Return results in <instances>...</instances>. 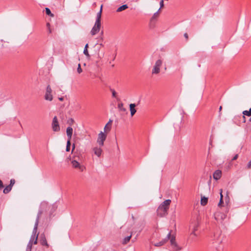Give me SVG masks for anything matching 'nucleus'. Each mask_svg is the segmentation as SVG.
Here are the masks:
<instances>
[{"label":"nucleus","mask_w":251,"mask_h":251,"mask_svg":"<svg viewBox=\"0 0 251 251\" xmlns=\"http://www.w3.org/2000/svg\"><path fill=\"white\" fill-rule=\"evenodd\" d=\"M100 34H101V35H102V34H103V31H102L101 32Z\"/></svg>","instance_id":"49"},{"label":"nucleus","mask_w":251,"mask_h":251,"mask_svg":"<svg viewBox=\"0 0 251 251\" xmlns=\"http://www.w3.org/2000/svg\"><path fill=\"white\" fill-rule=\"evenodd\" d=\"M208 202V198L205 197H202L201 198V203L202 205H205Z\"/></svg>","instance_id":"23"},{"label":"nucleus","mask_w":251,"mask_h":251,"mask_svg":"<svg viewBox=\"0 0 251 251\" xmlns=\"http://www.w3.org/2000/svg\"><path fill=\"white\" fill-rule=\"evenodd\" d=\"M131 236H132V233H131L130 234V235L127 236L125 238H124V239L123 240L122 244L123 245L126 244L130 241V240L131 238Z\"/></svg>","instance_id":"21"},{"label":"nucleus","mask_w":251,"mask_h":251,"mask_svg":"<svg viewBox=\"0 0 251 251\" xmlns=\"http://www.w3.org/2000/svg\"><path fill=\"white\" fill-rule=\"evenodd\" d=\"M250 121H251V118H250Z\"/></svg>","instance_id":"51"},{"label":"nucleus","mask_w":251,"mask_h":251,"mask_svg":"<svg viewBox=\"0 0 251 251\" xmlns=\"http://www.w3.org/2000/svg\"><path fill=\"white\" fill-rule=\"evenodd\" d=\"M100 27L101 22L95 21L94 25L92 27L90 32L91 35L94 36L97 34L100 31Z\"/></svg>","instance_id":"9"},{"label":"nucleus","mask_w":251,"mask_h":251,"mask_svg":"<svg viewBox=\"0 0 251 251\" xmlns=\"http://www.w3.org/2000/svg\"><path fill=\"white\" fill-rule=\"evenodd\" d=\"M213 178L215 180L219 179L222 176V172L219 170H217L213 173Z\"/></svg>","instance_id":"15"},{"label":"nucleus","mask_w":251,"mask_h":251,"mask_svg":"<svg viewBox=\"0 0 251 251\" xmlns=\"http://www.w3.org/2000/svg\"><path fill=\"white\" fill-rule=\"evenodd\" d=\"M38 237V233H37V234L36 235H31L29 242H30L32 244H33H33L35 245L37 244Z\"/></svg>","instance_id":"16"},{"label":"nucleus","mask_w":251,"mask_h":251,"mask_svg":"<svg viewBox=\"0 0 251 251\" xmlns=\"http://www.w3.org/2000/svg\"><path fill=\"white\" fill-rule=\"evenodd\" d=\"M106 134L104 133L102 131H100L99 133L97 142L100 147L103 146L104 142L106 140Z\"/></svg>","instance_id":"7"},{"label":"nucleus","mask_w":251,"mask_h":251,"mask_svg":"<svg viewBox=\"0 0 251 251\" xmlns=\"http://www.w3.org/2000/svg\"><path fill=\"white\" fill-rule=\"evenodd\" d=\"M243 118L244 119V122H245V116H251V108H250L249 110H245L243 112Z\"/></svg>","instance_id":"22"},{"label":"nucleus","mask_w":251,"mask_h":251,"mask_svg":"<svg viewBox=\"0 0 251 251\" xmlns=\"http://www.w3.org/2000/svg\"><path fill=\"white\" fill-rule=\"evenodd\" d=\"M42 211L41 210H39L38 214H37V216L36 217L35 222L39 223V219H40V216L42 215Z\"/></svg>","instance_id":"30"},{"label":"nucleus","mask_w":251,"mask_h":251,"mask_svg":"<svg viewBox=\"0 0 251 251\" xmlns=\"http://www.w3.org/2000/svg\"><path fill=\"white\" fill-rule=\"evenodd\" d=\"M163 64V61L161 59L157 60L154 65L153 66V69L152 70V74L153 75H157L160 72V68L161 67Z\"/></svg>","instance_id":"5"},{"label":"nucleus","mask_w":251,"mask_h":251,"mask_svg":"<svg viewBox=\"0 0 251 251\" xmlns=\"http://www.w3.org/2000/svg\"><path fill=\"white\" fill-rule=\"evenodd\" d=\"M170 236H171V232H170L168 234L166 238L164 239L161 241H160L158 243H155L154 244V246H155L156 247H159V246H161L163 245L170 239Z\"/></svg>","instance_id":"12"},{"label":"nucleus","mask_w":251,"mask_h":251,"mask_svg":"<svg viewBox=\"0 0 251 251\" xmlns=\"http://www.w3.org/2000/svg\"><path fill=\"white\" fill-rule=\"evenodd\" d=\"M221 231H217L216 232H214L213 235H211L210 237V242H211L213 244H220L222 243V240L221 238Z\"/></svg>","instance_id":"2"},{"label":"nucleus","mask_w":251,"mask_h":251,"mask_svg":"<svg viewBox=\"0 0 251 251\" xmlns=\"http://www.w3.org/2000/svg\"><path fill=\"white\" fill-rule=\"evenodd\" d=\"M112 122V120H109V122L104 127V131L105 132H108L110 131L111 128Z\"/></svg>","instance_id":"17"},{"label":"nucleus","mask_w":251,"mask_h":251,"mask_svg":"<svg viewBox=\"0 0 251 251\" xmlns=\"http://www.w3.org/2000/svg\"><path fill=\"white\" fill-rule=\"evenodd\" d=\"M38 224L39 223L35 222V225H34V228H33V231H32V235H36L37 234V231Z\"/></svg>","instance_id":"26"},{"label":"nucleus","mask_w":251,"mask_h":251,"mask_svg":"<svg viewBox=\"0 0 251 251\" xmlns=\"http://www.w3.org/2000/svg\"><path fill=\"white\" fill-rule=\"evenodd\" d=\"M159 11L158 10L156 12L154 13L152 17V19H155L156 17L158 16Z\"/></svg>","instance_id":"39"},{"label":"nucleus","mask_w":251,"mask_h":251,"mask_svg":"<svg viewBox=\"0 0 251 251\" xmlns=\"http://www.w3.org/2000/svg\"><path fill=\"white\" fill-rule=\"evenodd\" d=\"M45 11L47 15L50 16L51 17L53 16V15L51 13L50 9L49 8L46 7L45 8Z\"/></svg>","instance_id":"31"},{"label":"nucleus","mask_w":251,"mask_h":251,"mask_svg":"<svg viewBox=\"0 0 251 251\" xmlns=\"http://www.w3.org/2000/svg\"><path fill=\"white\" fill-rule=\"evenodd\" d=\"M40 243L43 246L49 247V245L44 235H41Z\"/></svg>","instance_id":"18"},{"label":"nucleus","mask_w":251,"mask_h":251,"mask_svg":"<svg viewBox=\"0 0 251 251\" xmlns=\"http://www.w3.org/2000/svg\"><path fill=\"white\" fill-rule=\"evenodd\" d=\"M199 226V224L198 222H195L192 223L190 226V228L192 229V231L190 233V239L192 241H194L195 240V238L197 237L198 235L196 233V231L198 230Z\"/></svg>","instance_id":"3"},{"label":"nucleus","mask_w":251,"mask_h":251,"mask_svg":"<svg viewBox=\"0 0 251 251\" xmlns=\"http://www.w3.org/2000/svg\"><path fill=\"white\" fill-rule=\"evenodd\" d=\"M77 72L78 74H80L82 72V70L81 68V66L80 64H78V67L77 68Z\"/></svg>","instance_id":"35"},{"label":"nucleus","mask_w":251,"mask_h":251,"mask_svg":"<svg viewBox=\"0 0 251 251\" xmlns=\"http://www.w3.org/2000/svg\"><path fill=\"white\" fill-rule=\"evenodd\" d=\"M222 107L221 106H220V107H219V110H220V111L222 110Z\"/></svg>","instance_id":"48"},{"label":"nucleus","mask_w":251,"mask_h":251,"mask_svg":"<svg viewBox=\"0 0 251 251\" xmlns=\"http://www.w3.org/2000/svg\"><path fill=\"white\" fill-rule=\"evenodd\" d=\"M110 90L112 92V97L116 98L118 100L119 98H118V95H117L116 92L113 89H112V88H110Z\"/></svg>","instance_id":"28"},{"label":"nucleus","mask_w":251,"mask_h":251,"mask_svg":"<svg viewBox=\"0 0 251 251\" xmlns=\"http://www.w3.org/2000/svg\"><path fill=\"white\" fill-rule=\"evenodd\" d=\"M71 140H68L67 142L66 151H69L70 150Z\"/></svg>","instance_id":"33"},{"label":"nucleus","mask_w":251,"mask_h":251,"mask_svg":"<svg viewBox=\"0 0 251 251\" xmlns=\"http://www.w3.org/2000/svg\"><path fill=\"white\" fill-rule=\"evenodd\" d=\"M214 216L216 220L222 221L226 219V215L223 212L217 211L215 213Z\"/></svg>","instance_id":"10"},{"label":"nucleus","mask_w":251,"mask_h":251,"mask_svg":"<svg viewBox=\"0 0 251 251\" xmlns=\"http://www.w3.org/2000/svg\"><path fill=\"white\" fill-rule=\"evenodd\" d=\"M72 164L74 168L79 169L81 172H83L85 169L83 166L80 165L79 163L75 160L72 161Z\"/></svg>","instance_id":"11"},{"label":"nucleus","mask_w":251,"mask_h":251,"mask_svg":"<svg viewBox=\"0 0 251 251\" xmlns=\"http://www.w3.org/2000/svg\"><path fill=\"white\" fill-rule=\"evenodd\" d=\"M184 36L185 37V38H186L187 39H188V34L185 33L184 34Z\"/></svg>","instance_id":"44"},{"label":"nucleus","mask_w":251,"mask_h":251,"mask_svg":"<svg viewBox=\"0 0 251 251\" xmlns=\"http://www.w3.org/2000/svg\"><path fill=\"white\" fill-rule=\"evenodd\" d=\"M32 244L30 242H28L27 244L26 251H31L32 249Z\"/></svg>","instance_id":"32"},{"label":"nucleus","mask_w":251,"mask_h":251,"mask_svg":"<svg viewBox=\"0 0 251 251\" xmlns=\"http://www.w3.org/2000/svg\"><path fill=\"white\" fill-rule=\"evenodd\" d=\"M102 5H101L100 6V10L99 12L97 14V17H96V22H101V13H102Z\"/></svg>","instance_id":"19"},{"label":"nucleus","mask_w":251,"mask_h":251,"mask_svg":"<svg viewBox=\"0 0 251 251\" xmlns=\"http://www.w3.org/2000/svg\"><path fill=\"white\" fill-rule=\"evenodd\" d=\"M247 168L249 169H251V160L248 162L247 165Z\"/></svg>","instance_id":"40"},{"label":"nucleus","mask_w":251,"mask_h":251,"mask_svg":"<svg viewBox=\"0 0 251 251\" xmlns=\"http://www.w3.org/2000/svg\"><path fill=\"white\" fill-rule=\"evenodd\" d=\"M15 182V180L14 179H11L10 180V183L9 185L11 186V187H12V186L14 184Z\"/></svg>","instance_id":"38"},{"label":"nucleus","mask_w":251,"mask_h":251,"mask_svg":"<svg viewBox=\"0 0 251 251\" xmlns=\"http://www.w3.org/2000/svg\"><path fill=\"white\" fill-rule=\"evenodd\" d=\"M88 47V44H87L85 45L84 49H87Z\"/></svg>","instance_id":"47"},{"label":"nucleus","mask_w":251,"mask_h":251,"mask_svg":"<svg viewBox=\"0 0 251 251\" xmlns=\"http://www.w3.org/2000/svg\"><path fill=\"white\" fill-rule=\"evenodd\" d=\"M93 151L95 154L98 157L100 156V155L101 154V152H102V150L100 147H94L93 149Z\"/></svg>","instance_id":"14"},{"label":"nucleus","mask_w":251,"mask_h":251,"mask_svg":"<svg viewBox=\"0 0 251 251\" xmlns=\"http://www.w3.org/2000/svg\"><path fill=\"white\" fill-rule=\"evenodd\" d=\"M238 157V155L237 154H236V155H235L233 157V158H232V160H236V159H237Z\"/></svg>","instance_id":"42"},{"label":"nucleus","mask_w":251,"mask_h":251,"mask_svg":"<svg viewBox=\"0 0 251 251\" xmlns=\"http://www.w3.org/2000/svg\"><path fill=\"white\" fill-rule=\"evenodd\" d=\"M135 104L134 103H131L129 105L131 115L132 116L136 112V109H135Z\"/></svg>","instance_id":"20"},{"label":"nucleus","mask_w":251,"mask_h":251,"mask_svg":"<svg viewBox=\"0 0 251 251\" xmlns=\"http://www.w3.org/2000/svg\"><path fill=\"white\" fill-rule=\"evenodd\" d=\"M4 187L2 181L0 179V190Z\"/></svg>","instance_id":"41"},{"label":"nucleus","mask_w":251,"mask_h":251,"mask_svg":"<svg viewBox=\"0 0 251 251\" xmlns=\"http://www.w3.org/2000/svg\"><path fill=\"white\" fill-rule=\"evenodd\" d=\"M50 24L49 23H48L47 24V26L49 28H50ZM49 32H50H50H51V30H50V29H49Z\"/></svg>","instance_id":"43"},{"label":"nucleus","mask_w":251,"mask_h":251,"mask_svg":"<svg viewBox=\"0 0 251 251\" xmlns=\"http://www.w3.org/2000/svg\"><path fill=\"white\" fill-rule=\"evenodd\" d=\"M68 124H69L70 126H72L74 123V120L73 118H70L68 120L67 122Z\"/></svg>","instance_id":"34"},{"label":"nucleus","mask_w":251,"mask_h":251,"mask_svg":"<svg viewBox=\"0 0 251 251\" xmlns=\"http://www.w3.org/2000/svg\"><path fill=\"white\" fill-rule=\"evenodd\" d=\"M124 104L123 103H120L118 105V108H119V110L126 112V109L124 107Z\"/></svg>","instance_id":"29"},{"label":"nucleus","mask_w":251,"mask_h":251,"mask_svg":"<svg viewBox=\"0 0 251 251\" xmlns=\"http://www.w3.org/2000/svg\"><path fill=\"white\" fill-rule=\"evenodd\" d=\"M75 144H74L73 145V148H72V152H73V151L75 150Z\"/></svg>","instance_id":"46"},{"label":"nucleus","mask_w":251,"mask_h":251,"mask_svg":"<svg viewBox=\"0 0 251 251\" xmlns=\"http://www.w3.org/2000/svg\"><path fill=\"white\" fill-rule=\"evenodd\" d=\"M171 202V200L168 199L166 200L160 204L157 209L156 212L157 216L160 217L166 216L168 214V211Z\"/></svg>","instance_id":"1"},{"label":"nucleus","mask_w":251,"mask_h":251,"mask_svg":"<svg viewBox=\"0 0 251 251\" xmlns=\"http://www.w3.org/2000/svg\"><path fill=\"white\" fill-rule=\"evenodd\" d=\"M222 192H223L222 189H220V201L218 203L219 206H221L224 203V201H223V196L222 195Z\"/></svg>","instance_id":"24"},{"label":"nucleus","mask_w":251,"mask_h":251,"mask_svg":"<svg viewBox=\"0 0 251 251\" xmlns=\"http://www.w3.org/2000/svg\"><path fill=\"white\" fill-rule=\"evenodd\" d=\"M44 98L45 100L50 101H51L53 100V96L52 95V89L50 85H48L46 88Z\"/></svg>","instance_id":"6"},{"label":"nucleus","mask_w":251,"mask_h":251,"mask_svg":"<svg viewBox=\"0 0 251 251\" xmlns=\"http://www.w3.org/2000/svg\"><path fill=\"white\" fill-rule=\"evenodd\" d=\"M169 239L170 240L172 251H180L181 250L182 248L180 247L176 242L175 236L171 235Z\"/></svg>","instance_id":"4"},{"label":"nucleus","mask_w":251,"mask_h":251,"mask_svg":"<svg viewBox=\"0 0 251 251\" xmlns=\"http://www.w3.org/2000/svg\"><path fill=\"white\" fill-rule=\"evenodd\" d=\"M58 99L60 101H63L64 100V98L63 97L59 98Z\"/></svg>","instance_id":"45"},{"label":"nucleus","mask_w":251,"mask_h":251,"mask_svg":"<svg viewBox=\"0 0 251 251\" xmlns=\"http://www.w3.org/2000/svg\"><path fill=\"white\" fill-rule=\"evenodd\" d=\"M12 189V187L11 186H9V185L5 187L4 189L3 190V193L4 194H7Z\"/></svg>","instance_id":"27"},{"label":"nucleus","mask_w":251,"mask_h":251,"mask_svg":"<svg viewBox=\"0 0 251 251\" xmlns=\"http://www.w3.org/2000/svg\"><path fill=\"white\" fill-rule=\"evenodd\" d=\"M215 247L217 249V247L216 245H214Z\"/></svg>","instance_id":"50"},{"label":"nucleus","mask_w":251,"mask_h":251,"mask_svg":"<svg viewBox=\"0 0 251 251\" xmlns=\"http://www.w3.org/2000/svg\"><path fill=\"white\" fill-rule=\"evenodd\" d=\"M160 8L158 9V11H159L160 10V9L162 7H163L164 6V1L163 0H161L160 1Z\"/></svg>","instance_id":"37"},{"label":"nucleus","mask_w":251,"mask_h":251,"mask_svg":"<svg viewBox=\"0 0 251 251\" xmlns=\"http://www.w3.org/2000/svg\"><path fill=\"white\" fill-rule=\"evenodd\" d=\"M73 129L71 126L67 128L66 133L68 137V140H71L73 134Z\"/></svg>","instance_id":"13"},{"label":"nucleus","mask_w":251,"mask_h":251,"mask_svg":"<svg viewBox=\"0 0 251 251\" xmlns=\"http://www.w3.org/2000/svg\"><path fill=\"white\" fill-rule=\"evenodd\" d=\"M127 8H128V6L127 5V4H124V5L120 6L117 9V12H121V11H122L123 10H124L127 9Z\"/></svg>","instance_id":"25"},{"label":"nucleus","mask_w":251,"mask_h":251,"mask_svg":"<svg viewBox=\"0 0 251 251\" xmlns=\"http://www.w3.org/2000/svg\"><path fill=\"white\" fill-rule=\"evenodd\" d=\"M83 53L87 57H89V54L87 49H84L83 50Z\"/></svg>","instance_id":"36"},{"label":"nucleus","mask_w":251,"mask_h":251,"mask_svg":"<svg viewBox=\"0 0 251 251\" xmlns=\"http://www.w3.org/2000/svg\"><path fill=\"white\" fill-rule=\"evenodd\" d=\"M51 127L52 130L54 132H58L60 130L59 124L56 116H54L53 118L51 123Z\"/></svg>","instance_id":"8"}]
</instances>
